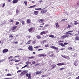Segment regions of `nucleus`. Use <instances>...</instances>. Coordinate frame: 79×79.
<instances>
[{
	"label": "nucleus",
	"instance_id": "1",
	"mask_svg": "<svg viewBox=\"0 0 79 79\" xmlns=\"http://www.w3.org/2000/svg\"><path fill=\"white\" fill-rule=\"evenodd\" d=\"M66 35H64L63 36H61V39H65L66 37H68L69 35L68 34H70V35H73V34L69 33V31H68L66 32L65 33Z\"/></svg>",
	"mask_w": 79,
	"mask_h": 79
},
{
	"label": "nucleus",
	"instance_id": "2",
	"mask_svg": "<svg viewBox=\"0 0 79 79\" xmlns=\"http://www.w3.org/2000/svg\"><path fill=\"white\" fill-rule=\"evenodd\" d=\"M28 73V70H24L23 72H22L20 74V76H23L26 73Z\"/></svg>",
	"mask_w": 79,
	"mask_h": 79
},
{
	"label": "nucleus",
	"instance_id": "3",
	"mask_svg": "<svg viewBox=\"0 0 79 79\" xmlns=\"http://www.w3.org/2000/svg\"><path fill=\"white\" fill-rule=\"evenodd\" d=\"M47 33H48V31H43L41 32L40 33V34L41 35H44V34H47Z\"/></svg>",
	"mask_w": 79,
	"mask_h": 79
},
{
	"label": "nucleus",
	"instance_id": "4",
	"mask_svg": "<svg viewBox=\"0 0 79 79\" xmlns=\"http://www.w3.org/2000/svg\"><path fill=\"white\" fill-rule=\"evenodd\" d=\"M17 27H18V26L16 25H14L12 27L11 29L12 31H15V29H16Z\"/></svg>",
	"mask_w": 79,
	"mask_h": 79
},
{
	"label": "nucleus",
	"instance_id": "5",
	"mask_svg": "<svg viewBox=\"0 0 79 79\" xmlns=\"http://www.w3.org/2000/svg\"><path fill=\"white\" fill-rule=\"evenodd\" d=\"M34 29H35V28L31 27L28 30V31L29 32H32V31H33Z\"/></svg>",
	"mask_w": 79,
	"mask_h": 79
},
{
	"label": "nucleus",
	"instance_id": "6",
	"mask_svg": "<svg viewBox=\"0 0 79 79\" xmlns=\"http://www.w3.org/2000/svg\"><path fill=\"white\" fill-rule=\"evenodd\" d=\"M28 49L30 51H33V48L32 46H29L28 47Z\"/></svg>",
	"mask_w": 79,
	"mask_h": 79
},
{
	"label": "nucleus",
	"instance_id": "7",
	"mask_svg": "<svg viewBox=\"0 0 79 79\" xmlns=\"http://www.w3.org/2000/svg\"><path fill=\"white\" fill-rule=\"evenodd\" d=\"M44 21V20L43 19H40L38 20V23H43Z\"/></svg>",
	"mask_w": 79,
	"mask_h": 79
},
{
	"label": "nucleus",
	"instance_id": "8",
	"mask_svg": "<svg viewBox=\"0 0 79 79\" xmlns=\"http://www.w3.org/2000/svg\"><path fill=\"white\" fill-rule=\"evenodd\" d=\"M47 11V10H42L41 11V13L42 14H44V13H46Z\"/></svg>",
	"mask_w": 79,
	"mask_h": 79
},
{
	"label": "nucleus",
	"instance_id": "9",
	"mask_svg": "<svg viewBox=\"0 0 79 79\" xmlns=\"http://www.w3.org/2000/svg\"><path fill=\"white\" fill-rule=\"evenodd\" d=\"M8 52V49H5L2 51L3 53H6Z\"/></svg>",
	"mask_w": 79,
	"mask_h": 79
},
{
	"label": "nucleus",
	"instance_id": "10",
	"mask_svg": "<svg viewBox=\"0 0 79 79\" xmlns=\"http://www.w3.org/2000/svg\"><path fill=\"white\" fill-rule=\"evenodd\" d=\"M37 39H40L42 38V37L39 35H38L36 36Z\"/></svg>",
	"mask_w": 79,
	"mask_h": 79
},
{
	"label": "nucleus",
	"instance_id": "11",
	"mask_svg": "<svg viewBox=\"0 0 79 79\" xmlns=\"http://www.w3.org/2000/svg\"><path fill=\"white\" fill-rule=\"evenodd\" d=\"M39 14V11H34V15H37Z\"/></svg>",
	"mask_w": 79,
	"mask_h": 79
},
{
	"label": "nucleus",
	"instance_id": "12",
	"mask_svg": "<svg viewBox=\"0 0 79 79\" xmlns=\"http://www.w3.org/2000/svg\"><path fill=\"white\" fill-rule=\"evenodd\" d=\"M57 66H62V65H64L63 63H59L57 64Z\"/></svg>",
	"mask_w": 79,
	"mask_h": 79
},
{
	"label": "nucleus",
	"instance_id": "13",
	"mask_svg": "<svg viewBox=\"0 0 79 79\" xmlns=\"http://www.w3.org/2000/svg\"><path fill=\"white\" fill-rule=\"evenodd\" d=\"M31 20L29 19H27V23H28V24H30V23H31Z\"/></svg>",
	"mask_w": 79,
	"mask_h": 79
},
{
	"label": "nucleus",
	"instance_id": "14",
	"mask_svg": "<svg viewBox=\"0 0 79 79\" xmlns=\"http://www.w3.org/2000/svg\"><path fill=\"white\" fill-rule=\"evenodd\" d=\"M18 1V0H14L12 2L13 3H16Z\"/></svg>",
	"mask_w": 79,
	"mask_h": 79
},
{
	"label": "nucleus",
	"instance_id": "15",
	"mask_svg": "<svg viewBox=\"0 0 79 79\" xmlns=\"http://www.w3.org/2000/svg\"><path fill=\"white\" fill-rule=\"evenodd\" d=\"M35 73L36 74H41L42 73V71H37L36 72H35Z\"/></svg>",
	"mask_w": 79,
	"mask_h": 79
},
{
	"label": "nucleus",
	"instance_id": "16",
	"mask_svg": "<svg viewBox=\"0 0 79 79\" xmlns=\"http://www.w3.org/2000/svg\"><path fill=\"white\" fill-rule=\"evenodd\" d=\"M55 25L56 26V28H58V27H59V25H58V23H55Z\"/></svg>",
	"mask_w": 79,
	"mask_h": 79
},
{
	"label": "nucleus",
	"instance_id": "17",
	"mask_svg": "<svg viewBox=\"0 0 79 79\" xmlns=\"http://www.w3.org/2000/svg\"><path fill=\"white\" fill-rule=\"evenodd\" d=\"M46 40H43L41 42V44L42 45L44 44V43H45L46 42Z\"/></svg>",
	"mask_w": 79,
	"mask_h": 79
},
{
	"label": "nucleus",
	"instance_id": "18",
	"mask_svg": "<svg viewBox=\"0 0 79 79\" xmlns=\"http://www.w3.org/2000/svg\"><path fill=\"white\" fill-rule=\"evenodd\" d=\"M59 45H61L62 47H65V45H64V44L62 43H60L59 44Z\"/></svg>",
	"mask_w": 79,
	"mask_h": 79
},
{
	"label": "nucleus",
	"instance_id": "19",
	"mask_svg": "<svg viewBox=\"0 0 79 79\" xmlns=\"http://www.w3.org/2000/svg\"><path fill=\"white\" fill-rule=\"evenodd\" d=\"M75 40H79V36H76L75 38Z\"/></svg>",
	"mask_w": 79,
	"mask_h": 79
},
{
	"label": "nucleus",
	"instance_id": "20",
	"mask_svg": "<svg viewBox=\"0 0 79 79\" xmlns=\"http://www.w3.org/2000/svg\"><path fill=\"white\" fill-rule=\"evenodd\" d=\"M73 64H74V65H75V66H77V62L76 61L74 62Z\"/></svg>",
	"mask_w": 79,
	"mask_h": 79
},
{
	"label": "nucleus",
	"instance_id": "21",
	"mask_svg": "<svg viewBox=\"0 0 79 79\" xmlns=\"http://www.w3.org/2000/svg\"><path fill=\"white\" fill-rule=\"evenodd\" d=\"M40 56H46V55H44V54H40Z\"/></svg>",
	"mask_w": 79,
	"mask_h": 79
},
{
	"label": "nucleus",
	"instance_id": "22",
	"mask_svg": "<svg viewBox=\"0 0 79 79\" xmlns=\"http://www.w3.org/2000/svg\"><path fill=\"white\" fill-rule=\"evenodd\" d=\"M35 10H44V9H42L41 8H35Z\"/></svg>",
	"mask_w": 79,
	"mask_h": 79
},
{
	"label": "nucleus",
	"instance_id": "23",
	"mask_svg": "<svg viewBox=\"0 0 79 79\" xmlns=\"http://www.w3.org/2000/svg\"><path fill=\"white\" fill-rule=\"evenodd\" d=\"M25 6H27V1H25L24 2Z\"/></svg>",
	"mask_w": 79,
	"mask_h": 79
},
{
	"label": "nucleus",
	"instance_id": "24",
	"mask_svg": "<svg viewBox=\"0 0 79 79\" xmlns=\"http://www.w3.org/2000/svg\"><path fill=\"white\" fill-rule=\"evenodd\" d=\"M41 46H36L35 47H34V48H39L41 47Z\"/></svg>",
	"mask_w": 79,
	"mask_h": 79
},
{
	"label": "nucleus",
	"instance_id": "25",
	"mask_svg": "<svg viewBox=\"0 0 79 79\" xmlns=\"http://www.w3.org/2000/svg\"><path fill=\"white\" fill-rule=\"evenodd\" d=\"M34 58V56H31L29 57H28V59H32V58Z\"/></svg>",
	"mask_w": 79,
	"mask_h": 79
},
{
	"label": "nucleus",
	"instance_id": "26",
	"mask_svg": "<svg viewBox=\"0 0 79 79\" xmlns=\"http://www.w3.org/2000/svg\"><path fill=\"white\" fill-rule=\"evenodd\" d=\"M72 27L71 25H68V27H67V29H68L69 28H70V27Z\"/></svg>",
	"mask_w": 79,
	"mask_h": 79
},
{
	"label": "nucleus",
	"instance_id": "27",
	"mask_svg": "<svg viewBox=\"0 0 79 79\" xmlns=\"http://www.w3.org/2000/svg\"><path fill=\"white\" fill-rule=\"evenodd\" d=\"M7 76H11V74H10V73H8L6 75Z\"/></svg>",
	"mask_w": 79,
	"mask_h": 79
},
{
	"label": "nucleus",
	"instance_id": "28",
	"mask_svg": "<svg viewBox=\"0 0 79 79\" xmlns=\"http://www.w3.org/2000/svg\"><path fill=\"white\" fill-rule=\"evenodd\" d=\"M49 37H51V38H52L53 37H54V35H49Z\"/></svg>",
	"mask_w": 79,
	"mask_h": 79
},
{
	"label": "nucleus",
	"instance_id": "29",
	"mask_svg": "<svg viewBox=\"0 0 79 79\" xmlns=\"http://www.w3.org/2000/svg\"><path fill=\"white\" fill-rule=\"evenodd\" d=\"M49 26V24H47V25H45L44 26V27H48Z\"/></svg>",
	"mask_w": 79,
	"mask_h": 79
},
{
	"label": "nucleus",
	"instance_id": "30",
	"mask_svg": "<svg viewBox=\"0 0 79 79\" xmlns=\"http://www.w3.org/2000/svg\"><path fill=\"white\" fill-rule=\"evenodd\" d=\"M35 64V61H34L32 62L31 64Z\"/></svg>",
	"mask_w": 79,
	"mask_h": 79
},
{
	"label": "nucleus",
	"instance_id": "31",
	"mask_svg": "<svg viewBox=\"0 0 79 79\" xmlns=\"http://www.w3.org/2000/svg\"><path fill=\"white\" fill-rule=\"evenodd\" d=\"M51 48H52L53 49H55V46H51Z\"/></svg>",
	"mask_w": 79,
	"mask_h": 79
},
{
	"label": "nucleus",
	"instance_id": "32",
	"mask_svg": "<svg viewBox=\"0 0 79 79\" xmlns=\"http://www.w3.org/2000/svg\"><path fill=\"white\" fill-rule=\"evenodd\" d=\"M63 69H64V68H62L60 69V71H63Z\"/></svg>",
	"mask_w": 79,
	"mask_h": 79
},
{
	"label": "nucleus",
	"instance_id": "33",
	"mask_svg": "<svg viewBox=\"0 0 79 79\" xmlns=\"http://www.w3.org/2000/svg\"><path fill=\"white\" fill-rule=\"evenodd\" d=\"M21 61V60H15V62H19V61Z\"/></svg>",
	"mask_w": 79,
	"mask_h": 79
},
{
	"label": "nucleus",
	"instance_id": "34",
	"mask_svg": "<svg viewBox=\"0 0 79 79\" xmlns=\"http://www.w3.org/2000/svg\"><path fill=\"white\" fill-rule=\"evenodd\" d=\"M9 38H13V35H10L9 36Z\"/></svg>",
	"mask_w": 79,
	"mask_h": 79
},
{
	"label": "nucleus",
	"instance_id": "35",
	"mask_svg": "<svg viewBox=\"0 0 79 79\" xmlns=\"http://www.w3.org/2000/svg\"><path fill=\"white\" fill-rule=\"evenodd\" d=\"M5 3H4L3 4V5H2V8H4L5 7Z\"/></svg>",
	"mask_w": 79,
	"mask_h": 79
},
{
	"label": "nucleus",
	"instance_id": "36",
	"mask_svg": "<svg viewBox=\"0 0 79 79\" xmlns=\"http://www.w3.org/2000/svg\"><path fill=\"white\" fill-rule=\"evenodd\" d=\"M22 23L23 25H24V24H25L24 21H22Z\"/></svg>",
	"mask_w": 79,
	"mask_h": 79
},
{
	"label": "nucleus",
	"instance_id": "37",
	"mask_svg": "<svg viewBox=\"0 0 79 79\" xmlns=\"http://www.w3.org/2000/svg\"><path fill=\"white\" fill-rule=\"evenodd\" d=\"M19 13V10H18V9H17L16 10V13Z\"/></svg>",
	"mask_w": 79,
	"mask_h": 79
},
{
	"label": "nucleus",
	"instance_id": "38",
	"mask_svg": "<svg viewBox=\"0 0 79 79\" xmlns=\"http://www.w3.org/2000/svg\"><path fill=\"white\" fill-rule=\"evenodd\" d=\"M4 79H12V77L5 78Z\"/></svg>",
	"mask_w": 79,
	"mask_h": 79
},
{
	"label": "nucleus",
	"instance_id": "39",
	"mask_svg": "<svg viewBox=\"0 0 79 79\" xmlns=\"http://www.w3.org/2000/svg\"><path fill=\"white\" fill-rule=\"evenodd\" d=\"M28 79H32V78L31 77V76H28Z\"/></svg>",
	"mask_w": 79,
	"mask_h": 79
},
{
	"label": "nucleus",
	"instance_id": "40",
	"mask_svg": "<svg viewBox=\"0 0 79 79\" xmlns=\"http://www.w3.org/2000/svg\"><path fill=\"white\" fill-rule=\"evenodd\" d=\"M16 59L15 58L13 59H12L10 60V61H15Z\"/></svg>",
	"mask_w": 79,
	"mask_h": 79
},
{
	"label": "nucleus",
	"instance_id": "41",
	"mask_svg": "<svg viewBox=\"0 0 79 79\" xmlns=\"http://www.w3.org/2000/svg\"><path fill=\"white\" fill-rule=\"evenodd\" d=\"M13 58V56H10L8 58V59L10 60V59H11V58Z\"/></svg>",
	"mask_w": 79,
	"mask_h": 79
},
{
	"label": "nucleus",
	"instance_id": "42",
	"mask_svg": "<svg viewBox=\"0 0 79 79\" xmlns=\"http://www.w3.org/2000/svg\"><path fill=\"white\" fill-rule=\"evenodd\" d=\"M62 56V57H63V58H64L65 59H67V57H66L64 56Z\"/></svg>",
	"mask_w": 79,
	"mask_h": 79
},
{
	"label": "nucleus",
	"instance_id": "43",
	"mask_svg": "<svg viewBox=\"0 0 79 79\" xmlns=\"http://www.w3.org/2000/svg\"><path fill=\"white\" fill-rule=\"evenodd\" d=\"M68 49L70 50H73V48H72V47H70L68 48Z\"/></svg>",
	"mask_w": 79,
	"mask_h": 79
},
{
	"label": "nucleus",
	"instance_id": "44",
	"mask_svg": "<svg viewBox=\"0 0 79 79\" xmlns=\"http://www.w3.org/2000/svg\"><path fill=\"white\" fill-rule=\"evenodd\" d=\"M45 47H48V44H47V45H45Z\"/></svg>",
	"mask_w": 79,
	"mask_h": 79
},
{
	"label": "nucleus",
	"instance_id": "45",
	"mask_svg": "<svg viewBox=\"0 0 79 79\" xmlns=\"http://www.w3.org/2000/svg\"><path fill=\"white\" fill-rule=\"evenodd\" d=\"M32 43L33 44H35V43H36V42H35V40L34 41H33Z\"/></svg>",
	"mask_w": 79,
	"mask_h": 79
},
{
	"label": "nucleus",
	"instance_id": "46",
	"mask_svg": "<svg viewBox=\"0 0 79 79\" xmlns=\"http://www.w3.org/2000/svg\"><path fill=\"white\" fill-rule=\"evenodd\" d=\"M66 20H67V19H62L61 21H66Z\"/></svg>",
	"mask_w": 79,
	"mask_h": 79
},
{
	"label": "nucleus",
	"instance_id": "47",
	"mask_svg": "<svg viewBox=\"0 0 79 79\" xmlns=\"http://www.w3.org/2000/svg\"><path fill=\"white\" fill-rule=\"evenodd\" d=\"M19 50H23V49L21 48H19L18 49Z\"/></svg>",
	"mask_w": 79,
	"mask_h": 79
},
{
	"label": "nucleus",
	"instance_id": "48",
	"mask_svg": "<svg viewBox=\"0 0 79 79\" xmlns=\"http://www.w3.org/2000/svg\"><path fill=\"white\" fill-rule=\"evenodd\" d=\"M41 77H46V75H43L41 76Z\"/></svg>",
	"mask_w": 79,
	"mask_h": 79
},
{
	"label": "nucleus",
	"instance_id": "49",
	"mask_svg": "<svg viewBox=\"0 0 79 79\" xmlns=\"http://www.w3.org/2000/svg\"><path fill=\"white\" fill-rule=\"evenodd\" d=\"M54 49H55V50H58V48H56V47H55Z\"/></svg>",
	"mask_w": 79,
	"mask_h": 79
},
{
	"label": "nucleus",
	"instance_id": "50",
	"mask_svg": "<svg viewBox=\"0 0 79 79\" xmlns=\"http://www.w3.org/2000/svg\"><path fill=\"white\" fill-rule=\"evenodd\" d=\"M39 63H37L35 64V66H39Z\"/></svg>",
	"mask_w": 79,
	"mask_h": 79
},
{
	"label": "nucleus",
	"instance_id": "51",
	"mask_svg": "<svg viewBox=\"0 0 79 79\" xmlns=\"http://www.w3.org/2000/svg\"><path fill=\"white\" fill-rule=\"evenodd\" d=\"M79 24V23L78 22L76 23H74V24L75 25H77V24Z\"/></svg>",
	"mask_w": 79,
	"mask_h": 79
},
{
	"label": "nucleus",
	"instance_id": "52",
	"mask_svg": "<svg viewBox=\"0 0 79 79\" xmlns=\"http://www.w3.org/2000/svg\"><path fill=\"white\" fill-rule=\"evenodd\" d=\"M20 72H21V70H19L17 71V73H19Z\"/></svg>",
	"mask_w": 79,
	"mask_h": 79
},
{
	"label": "nucleus",
	"instance_id": "53",
	"mask_svg": "<svg viewBox=\"0 0 79 79\" xmlns=\"http://www.w3.org/2000/svg\"><path fill=\"white\" fill-rule=\"evenodd\" d=\"M68 43H64V45H68Z\"/></svg>",
	"mask_w": 79,
	"mask_h": 79
},
{
	"label": "nucleus",
	"instance_id": "54",
	"mask_svg": "<svg viewBox=\"0 0 79 79\" xmlns=\"http://www.w3.org/2000/svg\"><path fill=\"white\" fill-rule=\"evenodd\" d=\"M10 23H13L14 21L13 20H11L10 21Z\"/></svg>",
	"mask_w": 79,
	"mask_h": 79
},
{
	"label": "nucleus",
	"instance_id": "55",
	"mask_svg": "<svg viewBox=\"0 0 79 79\" xmlns=\"http://www.w3.org/2000/svg\"><path fill=\"white\" fill-rule=\"evenodd\" d=\"M54 55V54H52L51 55H50L49 56H50V57H51L52 56H53Z\"/></svg>",
	"mask_w": 79,
	"mask_h": 79
},
{
	"label": "nucleus",
	"instance_id": "56",
	"mask_svg": "<svg viewBox=\"0 0 79 79\" xmlns=\"http://www.w3.org/2000/svg\"><path fill=\"white\" fill-rule=\"evenodd\" d=\"M15 24L16 25H18V24H19V22H16Z\"/></svg>",
	"mask_w": 79,
	"mask_h": 79
},
{
	"label": "nucleus",
	"instance_id": "57",
	"mask_svg": "<svg viewBox=\"0 0 79 79\" xmlns=\"http://www.w3.org/2000/svg\"><path fill=\"white\" fill-rule=\"evenodd\" d=\"M31 43L30 42H27L26 43V45H28V44H30Z\"/></svg>",
	"mask_w": 79,
	"mask_h": 79
},
{
	"label": "nucleus",
	"instance_id": "58",
	"mask_svg": "<svg viewBox=\"0 0 79 79\" xmlns=\"http://www.w3.org/2000/svg\"><path fill=\"white\" fill-rule=\"evenodd\" d=\"M27 37H28V38H29V39H30V38L31 37V36L30 35H29L27 36Z\"/></svg>",
	"mask_w": 79,
	"mask_h": 79
},
{
	"label": "nucleus",
	"instance_id": "59",
	"mask_svg": "<svg viewBox=\"0 0 79 79\" xmlns=\"http://www.w3.org/2000/svg\"><path fill=\"white\" fill-rule=\"evenodd\" d=\"M26 76L27 77H28V76H29V74H28V73H26Z\"/></svg>",
	"mask_w": 79,
	"mask_h": 79
},
{
	"label": "nucleus",
	"instance_id": "60",
	"mask_svg": "<svg viewBox=\"0 0 79 79\" xmlns=\"http://www.w3.org/2000/svg\"><path fill=\"white\" fill-rule=\"evenodd\" d=\"M38 51H40V50H43V49H40L38 50Z\"/></svg>",
	"mask_w": 79,
	"mask_h": 79
},
{
	"label": "nucleus",
	"instance_id": "61",
	"mask_svg": "<svg viewBox=\"0 0 79 79\" xmlns=\"http://www.w3.org/2000/svg\"><path fill=\"white\" fill-rule=\"evenodd\" d=\"M19 56H15L14 57V58H16V57H18V58H19Z\"/></svg>",
	"mask_w": 79,
	"mask_h": 79
},
{
	"label": "nucleus",
	"instance_id": "62",
	"mask_svg": "<svg viewBox=\"0 0 79 79\" xmlns=\"http://www.w3.org/2000/svg\"><path fill=\"white\" fill-rule=\"evenodd\" d=\"M77 5H78V6H79V1H78L77 2Z\"/></svg>",
	"mask_w": 79,
	"mask_h": 79
},
{
	"label": "nucleus",
	"instance_id": "63",
	"mask_svg": "<svg viewBox=\"0 0 79 79\" xmlns=\"http://www.w3.org/2000/svg\"><path fill=\"white\" fill-rule=\"evenodd\" d=\"M59 42H64V41H59Z\"/></svg>",
	"mask_w": 79,
	"mask_h": 79
},
{
	"label": "nucleus",
	"instance_id": "64",
	"mask_svg": "<svg viewBox=\"0 0 79 79\" xmlns=\"http://www.w3.org/2000/svg\"><path fill=\"white\" fill-rule=\"evenodd\" d=\"M76 79H79V76L76 78Z\"/></svg>",
	"mask_w": 79,
	"mask_h": 79
}]
</instances>
